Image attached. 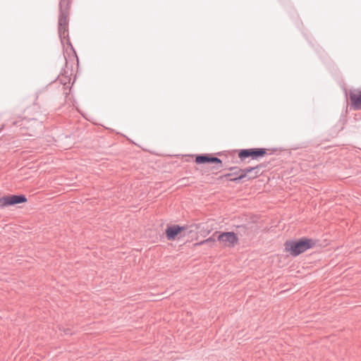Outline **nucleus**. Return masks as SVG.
I'll return each mask as SVG.
<instances>
[{
	"instance_id": "7",
	"label": "nucleus",
	"mask_w": 361,
	"mask_h": 361,
	"mask_svg": "<svg viewBox=\"0 0 361 361\" xmlns=\"http://www.w3.org/2000/svg\"><path fill=\"white\" fill-rule=\"evenodd\" d=\"M195 162L197 164H205V163H213L216 164L214 169H219L221 165L222 161L217 157H211L209 154L199 155L195 158Z\"/></svg>"
},
{
	"instance_id": "6",
	"label": "nucleus",
	"mask_w": 361,
	"mask_h": 361,
	"mask_svg": "<svg viewBox=\"0 0 361 361\" xmlns=\"http://www.w3.org/2000/svg\"><path fill=\"white\" fill-rule=\"evenodd\" d=\"M265 154L266 150L264 149H242L239 152L238 156L241 159L249 157H251L252 159H256L264 156Z\"/></svg>"
},
{
	"instance_id": "11",
	"label": "nucleus",
	"mask_w": 361,
	"mask_h": 361,
	"mask_svg": "<svg viewBox=\"0 0 361 361\" xmlns=\"http://www.w3.org/2000/svg\"><path fill=\"white\" fill-rule=\"evenodd\" d=\"M231 175V173H228V174H226L225 176L228 177V176H230Z\"/></svg>"
},
{
	"instance_id": "2",
	"label": "nucleus",
	"mask_w": 361,
	"mask_h": 361,
	"mask_svg": "<svg viewBox=\"0 0 361 361\" xmlns=\"http://www.w3.org/2000/svg\"><path fill=\"white\" fill-rule=\"evenodd\" d=\"M217 240L223 248H233L238 244L239 238L234 232H221L219 233Z\"/></svg>"
},
{
	"instance_id": "8",
	"label": "nucleus",
	"mask_w": 361,
	"mask_h": 361,
	"mask_svg": "<svg viewBox=\"0 0 361 361\" xmlns=\"http://www.w3.org/2000/svg\"><path fill=\"white\" fill-rule=\"evenodd\" d=\"M350 99L352 105L355 109H361V88L355 89L350 92Z\"/></svg>"
},
{
	"instance_id": "5",
	"label": "nucleus",
	"mask_w": 361,
	"mask_h": 361,
	"mask_svg": "<svg viewBox=\"0 0 361 361\" xmlns=\"http://www.w3.org/2000/svg\"><path fill=\"white\" fill-rule=\"evenodd\" d=\"M258 167H248L244 169L239 170V176L232 178V181L240 180L247 178L248 180L256 178L258 176Z\"/></svg>"
},
{
	"instance_id": "4",
	"label": "nucleus",
	"mask_w": 361,
	"mask_h": 361,
	"mask_svg": "<svg viewBox=\"0 0 361 361\" xmlns=\"http://www.w3.org/2000/svg\"><path fill=\"white\" fill-rule=\"evenodd\" d=\"M186 230V226L173 224L168 226L165 230V235L168 240H175Z\"/></svg>"
},
{
	"instance_id": "10",
	"label": "nucleus",
	"mask_w": 361,
	"mask_h": 361,
	"mask_svg": "<svg viewBox=\"0 0 361 361\" xmlns=\"http://www.w3.org/2000/svg\"><path fill=\"white\" fill-rule=\"evenodd\" d=\"M235 175H237V177L239 176L240 173L239 171L238 172L234 173Z\"/></svg>"
},
{
	"instance_id": "1",
	"label": "nucleus",
	"mask_w": 361,
	"mask_h": 361,
	"mask_svg": "<svg viewBox=\"0 0 361 361\" xmlns=\"http://www.w3.org/2000/svg\"><path fill=\"white\" fill-rule=\"evenodd\" d=\"M315 245L313 240L309 238H301L298 240H288L284 243V250L290 255L296 257L312 248Z\"/></svg>"
},
{
	"instance_id": "9",
	"label": "nucleus",
	"mask_w": 361,
	"mask_h": 361,
	"mask_svg": "<svg viewBox=\"0 0 361 361\" xmlns=\"http://www.w3.org/2000/svg\"><path fill=\"white\" fill-rule=\"evenodd\" d=\"M209 242H214V239L212 238H209L204 240L201 241L200 243L195 244V245H203Z\"/></svg>"
},
{
	"instance_id": "3",
	"label": "nucleus",
	"mask_w": 361,
	"mask_h": 361,
	"mask_svg": "<svg viewBox=\"0 0 361 361\" xmlns=\"http://www.w3.org/2000/svg\"><path fill=\"white\" fill-rule=\"evenodd\" d=\"M24 195H7L0 197V207L5 208L27 202Z\"/></svg>"
}]
</instances>
